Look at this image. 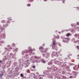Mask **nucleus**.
I'll use <instances>...</instances> for the list:
<instances>
[{
    "label": "nucleus",
    "instance_id": "nucleus-13",
    "mask_svg": "<svg viewBox=\"0 0 79 79\" xmlns=\"http://www.w3.org/2000/svg\"><path fill=\"white\" fill-rule=\"evenodd\" d=\"M57 62V64H61L62 63H63V61L61 60H60V61H56Z\"/></svg>",
    "mask_w": 79,
    "mask_h": 79
},
{
    "label": "nucleus",
    "instance_id": "nucleus-35",
    "mask_svg": "<svg viewBox=\"0 0 79 79\" xmlns=\"http://www.w3.org/2000/svg\"><path fill=\"white\" fill-rule=\"evenodd\" d=\"M3 60L4 61H5V60H6V57L5 58H4Z\"/></svg>",
    "mask_w": 79,
    "mask_h": 79
},
{
    "label": "nucleus",
    "instance_id": "nucleus-39",
    "mask_svg": "<svg viewBox=\"0 0 79 79\" xmlns=\"http://www.w3.org/2000/svg\"><path fill=\"white\" fill-rule=\"evenodd\" d=\"M77 48L78 50H79V46H77Z\"/></svg>",
    "mask_w": 79,
    "mask_h": 79
},
{
    "label": "nucleus",
    "instance_id": "nucleus-56",
    "mask_svg": "<svg viewBox=\"0 0 79 79\" xmlns=\"http://www.w3.org/2000/svg\"><path fill=\"white\" fill-rule=\"evenodd\" d=\"M44 2H47V0H44Z\"/></svg>",
    "mask_w": 79,
    "mask_h": 79
},
{
    "label": "nucleus",
    "instance_id": "nucleus-45",
    "mask_svg": "<svg viewBox=\"0 0 79 79\" xmlns=\"http://www.w3.org/2000/svg\"><path fill=\"white\" fill-rule=\"evenodd\" d=\"M56 39H59V38H60L59 37V36H57L56 37Z\"/></svg>",
    "mask_w": 79,
    "mask_h": 79
},
{
    "label": "nucleus",
    "instance_id": "nucleus-48",
    "mask_svg": "<svg viewBox=\"0 0 79 79\" xmlns=\"http://www.w3.org/2000/svg\"><path fill=\"white\" fill-rule=\"evenodd\" d=\"M39 79H43V78L41 77H39Z\"/></svg>",
    "mask_w": 79,
    "mask_h": 79
},
{
    "label": "nucleus",
    "instance_id": "nucleus-28",
    "mask_svg": "<svg viewBox=\"0 0 79 79\" xmlns=\"http://www.w3.org/2000/svg\"><path fill=\"white\" fill-rule=\"evenodd\" d=\"M0 29L1 31H2L4 29V28H3V27H0Z\"/></svg>",
    "mask_w": 79,
    "mask_h": 79
},
{
    "label": "nucleus",
    "instance_id": "nucleus-60",
    "mask_svg": "<svg viewBox=\"0 0 79 79\" xmlns=\"http://www.w3.org/2000/svg\"><path fill=\"white\" fill-rule=\"evenodd\" d=\"M64 59L65 60V61H66V60H65L67 59V58H64Z\"/></svg>",
    "mask_w": 79,
    "mask_h": 79
},
{
    "label": "nucleus",
    "instance_id": "nucleus-17",
    "mask_svg": "<svg viewBox=\"0 0 79 79\" xmlns=\"http://www.w3.org/2000/svg\"><path fill=\"white\" fill-rule=\"evenodd\" d=\"M33 77L34 78V79H37L39 77V76H37V77Z\"/></svg>",
    "mask_w": 79,
    "mask_h": 79
},
{
    "label": "nucleus",
    "instance_id": "nucleus-42",
    "mask_svg": "<svg viewBox=\"0 0 79 79\" xmlns=\"http://www.w3.org/2000/svg\"><path fill=\"white\" fill-rule=\"evenodd\" d=\"M5 50H8V49L7 48H5Z\"/></svg>",
    "mask_w": 79,
    "mask_h": 79
},
{
    "label": "nucleus",
    "instance_id": "nucleus-15",
    "mask_svg": "<svg viewBox=\"0 0 79 79\" xmlns=\"http://www.w3.org/2000/svg\"><path fill=\"white\" fill-rule=\"evenodd\" d=\"M47 77H48L49 78H50V79H53V77L51 76V75H48L47 76Z\"/></svg>",
    "mask_w": 79,
    "mask_h": 79
},
{
    "label": "nucleus",
    "instance_id": "nucleus-47",
    "mask_svg": "<svg viewBox=\"0 0 79 79\" xmlns=\"http://www.w3.org/2000/svg\"><path fill=\"white\" fill-rule=\"evenodd\" d=\"M36 74H37V75H39V73L38 72L36 73Z\"/></svg>",
    "mask_w": 79,
    "mask_h": 79
},
{
    "label": "nucleus",
    "instance_id": "nucleus-43",
    "mask_svg": "<svg viewBox=\"0 0 79 79\" xmlns=\"http://www.w3.org/2000/svg\"><path fill=\"white\" fill-rule=\"evenodd\" d=\"M59 46V47H61V44H60V43H59L58 44Z\"/></svg>",
    "mask_w": 79,
    "mask_h": 79
},
{
    "label": "nucleus",
    "instance_id": "nucleus-3",
    "mask_svg": "<svg viewBox=\"0 0 79 79\" xmlns=\"http://www.w3.org/2000/svg\"><path fill=\"white\" fill-rule=\"evenodd\" d=\"M52 48L53 50H58V43H56V41L54 40L53 39H52Z\"/></svg>",
    "mask_w": 79,
    "mask_h": 79
},
{
    "label": "nucleus",
    "instance_id": "nucleus-24",
    "mask_svg": "<svg viewBox=\"0 0 79 79\" xmlns=\"http://www.w3.org/2000/svg\"><path fill=\"white\" fill-rule=\"evenodd\" d=\"M75 37H78V39H79V34H76L75 35Z\"/></svg>",
    "mask_w": 79,
    "mask_h": 79
},
{
    "label": "nucleus",
    "instance_id": "nucleus-32",
    "mask_svg": "<svg viewBox=\"0 0 79 79\" xmlns=\"http://www.w3.org/2000/svg\"><path fill=\"white\" fill-rule=\"evenodd\" d=\"M5 20H2L1 21V23H4L5 24Z\"/></svg>",
    "mask_w": 79,
    "mask_h": 79
},
{
    "label": "nucleus",
    "instance_id": "nucleus-57",
    "mask_svg": "<svg viewBox=\"0 0 79 79\" xmlns=\"http://www.w3.org/2000/svg\"><path fill=\"white\" fill-rule=\"evenodd\" d=\"M62 2L63 3H64V1H63Z\"/></svg>",
    "mask_w": 79,
    "mask_h": 79
},
{
    "label": "nucleus",
    "instance_id": "nucleus-40",
    "mask_svg": "<svg viewBox=\"0 0 79 79\" xmlns=\"http://www.w3.org/2000/svg\"><path fill=\"white\" fill-rule=\"evenodd\" d=\"M20 76L21 77H23V74L21 73L20 74Z\"/></svg>",
    "mask_w": 79,
    "mask_h": 79
},
{
    "label": "nucleus",
    "instance_id": "nucleus-51",
    "mask_svg": "<svg viewBox=\"0 0 79 79\" xmlns=\"http://www.w3.org/2000/svg\"><path fill=\"white\" fill-rule=\"evenodd\" d=\"M74 40H75L74 38H73L72 39V40L73 41H74Z\"/></svg>",
    "mask_w": 79,
    "mask_h": 79
},
{
    "label": "nucleus",
    "instance_id": "nucleus-55",
    "mask_svg": "<svg viewBox=\"0 0 79 79\" xmlns=\"http://www.w3.org/2000/svg\"><path fill=\"white\" fill-rule=\"evenodd\" d=\"M26 72H27V73H28V71L27 70V71H26Z\"/></svg>",
    "mask_w": 79,
    "mask_h": 79
},
{
    "label": "nucleus",
    "instance_id": "nucleus-25",
    "mask_svg": "<svg viewBox=\"0 0 79 79\" xmlns=\"http://www.w3.org/2000/svg\"><path fill=\"white\" fill-rule=\"evenodd\" d=\"M41 62H42L43 63H45V61L44 60H41Z\"/></svg>",
    "mask_w": 79,
    "mask_h": 79
},
{
    "label": "nucleus",
    "instance_id": "nucleus-5",
    "mask_svg": "<svg viewBox=\"0 0 79 79\" xmlns=\"http://www.w3.org/2000/svg\"><path fill=\"white\" fill-rule=\"evenodd\" d=\"M72 74L70 75L71 76H70V78H74V77H76L77 74V73L75 71H73L72 72Z\"/></svg>",
    "mask_w": 79,
    "mask_h": 79
},
{
    "label": "nucleus",
    "instance_id": "nucleus-8",
    "mask_svg": "<svg viewBox=\"0 0 79 79\" xmlns=\"http://www.w3.org/2000/svg\"><path fill=\"white\" fill-rule=\"evenodd\" d=\"M29 64V62L27 61H25L24 64V67H25V68H26V67H28Z\"/></svg>",
    "mask_w": 79,
    "mask_h": 79
},
{
    "label": "nucleus",
    "instance_id": "nucleus-1",
    "mask_svg": "<svg viewBox=\"0 0 79 79\" xmlns=\"http://www.w3.org/2000/svg\"><path fill=\"white\" fill-rule=\"evenodd\" d=\"M53 70H54V71H56L57 72L58 71V74H65L66 75H71V73H68V72L69 71V70H67L64 72V69H63V67H62L61 68V69H59L58 71L57 70V69L56 67H54Z\"/></svg>",
    "mask_w": 79,
    "mask_h": 79
},
{
    "label": "nucleus",
    "instance_id": "nucleus-36",
    "mask_svg": "<svg viewBox=\"0 0 79 79\" xmlns=\"http://www.w3.org/2000/svg\"><path fill=\"white\" fill-rule=\"evenodd\" d=\"M8 20H10V21L11 20H12V19H11L10 17L9 18H8Z\"/></svg>",
    "mask_w": 79,
    "mask_h": 79
},
{
    "label": "nucleus",
    "instance_id": "nucleus-58",
    "mask_svg": "<svg viewBox=\"0 0 79 79\" xmlns=\"http://www.w3.org/2000/svg\"><path fill=\"white\" fill-rule=\"evenodd\" d=\"M45 45V44H43V46H44Z\"/></svg>",
    "mask_w": 79,
    "mask_h": 79
},
{
    "label": "nucleus",
    "instance_id": "nucleus-46",
    "mask_svg": "<svg viewBox=\"0 0 79 79\" xmlns=\"http://www.w3.org/2000/svg\"><path fill=\"white\" fill-rule=\"evenodd\" d=\"M52 68H51L50 69V68H49V67H48V68H47V69H52Z\"/></svg>",
    "mask_w": 79,
    "mask_h": 79
},
{
    "label": "nucleus",
    "instance_id": "nucleus-34",
    "mask_svg": "<svg viewBox=\"0 0 79 79\" xmlns=\"http://www.w3.org/2000/svg\"><path fill=\"white\" fill-rule=\"evenodd\" d=\"M33 58H34L33 56H32L31 57L30 59L31 60H33L34 59Z\"/></svg>",
    "mask_w": 79,
    "mask_h": 79
},
{
    "label": "nucleus",
    "instance_id": "nucleus-62",
    "mask_svg": "<svg viewBox=\"0 0 79 79\" xmlns=\"http://www.w3.org/2000/svg\"><path fill=\"white\" fill-rule=\"evenodd\" d=\"M50 0L51 1H53V0Z\"/></svg>",
    "mask_w": 79,
    "mask_h": 79
},
{
    "label": "nucleus",
    "instance_id": "nucleus-2",
    "mask_svg": "<svg viewBox=\"0 0 79 79\" xmlns=\"http://www.w3.org/2000/svg\"><path fill=\"white\" fill-rule=\"evenodd\" d=\"M29 50H25L24 51H22L21 53L22 55H24L25 53H32V50H35V49H31V47H28Z\"/></svg>",
    "mask_w": 79,
    "mask_h": 79
},
{
    "label": "nucleus",
    "instance_id": "nucleus-11",
    "mask_svg": "<svg viewBox=\"0 0 79 79\" xmlns=\"http://www.w3.org/2000/svg\"><path fill=\"white\" fill-rule=\"evenodd\" d=\"M28 56H29V55H28V54H26L25 56L23 57V60H25V59H27V58H27Z\"/></svg>",
    "mask_w": 79,
    "mask_h": 79
},
{
    "label": "nucleus",
    "instance_id": "nucleus-22",
    "mask_svg": "<svg viewBox=\"0 0 79 79\" xmlns=\"http://www.w3.org/2000/svg\"><path fill=\"white\" fill-rule=\"evenodd\" d=\"M41 60H39V61H38V60H36L35 61V63H40L41 62Z\"/></svg>",
    "mask_w": 79,
    "mask_h": 79
},
{
    "label": "nucleus",
    "instance_id": "nucleus-7",
    "mask_svg": "<svg viewBox=\"0 0 79 79\" xmlns=\"http://www.w3.org/2000/svg\"><path fill=\"white\" fill-rule=\"evenodd\" d=\"M69 40V38H63V42H68Z\"/></svg>",
    "mask_w": 79,
    "mask_h": 79
},
{
    "label": "nucleus",
    "instance_id": "nucleus-9",
    "mask_svg": "<svg viewBox=\"0 0 79 79\" xmlns=\"http://www.w3.org/2000/svg\"><path fill=\"white\" fill-rule=\"evenodd\" d=\"M62 67V69H63V68H64L65 69H69V66L66 65H64V66H62L61 68Z\"/></svg>",
    "mask_w": 79,
    "mask_h": 79
},
{
    "label": "nucleus",
    "instance_id": "nucleus-44",
    "mask_svg": "<svg viewBox=\"0 0 79 79\" xmlns=\"http://www.w3.org/2000/svg\"><path fill=\"white\" fill-rule=\"evenodd\" d=\"M32 76H35V74L34 73H32Z\"/></svg>",
    "mask_w": 79,
    "mask_h": 79
},
{
    "label": "nucleus",
    "instance_id": "nucleus-50",
    "mask_svg": "<svg viewBox=\"0 0 79 79\" xmlns=\"http://www.w3.org/2000/svg\"><path fill=\"white\" fill-rule=\"evenodd\" d=\"M35 68V66H34L33 67V68L34 69V68Z\"/></svg>",
    "mask_w": 79,
    "mask_h": 79
},
{
    "label": "nucleus",
    "instance_id": "nucleus-38",
    "mask_svg": "<svg viewBox=\"0 0 79 79\" xmlns=\"http://www.w3.org/2000/svg\"><path fill=\"white\" fill-rule=\"evenodd\" d=\"M27 6H31V4H28L27 5Z\"/></svg>",
    "mask_w": 79,
    "mask_h": 79
},
{
    "label": "nucleus",
    "instance_id": "nucleus-4",
    "mask_svg": "<svg viewBox=\"0 0 79 79\" xmlns=\"http://www.w3.org/2000/svg\"><path fill=\"white\" fill-rule=\"evenodd\" d=\"M54 76L57 79H60L61 78V79H66V77H65L63 76H61L60 74H58V73L54 74Z\"/></svg>",
    "mask_w": 79,
    "mask_h": 79
},
{
    "label": "nucleus",
    "instance_id": "nucleus-14",
    "mask_svg": "<svg viewBox=\"0 0 79 79\" xmlns=\"http://www.w3.org/2000/svg\"><path fill=\"white\" fill-rule=\"evenodd\" d=\"M10 55L12 56V58H16V57H15V55H13V54L11 53Z\"/></svg>",
    "mask_w": 79,
    "mask_h": 79
},
{
    "label": "nucleus",
    "instance_id": "nucleus-30",
    "mask_svg": "<svg viewBox=\"0 0 79 79\" xmlns=\"http://www.w3.org/2000/svg\"><path fill=\"white\" fill-rule=\"evenodd\" d=\"M4 24L3 25V27H7L8 25L5 24Z\"/></svg>",
    "mask_w": 79,
    "mask_h": 79
},
{
    "label": "nucleus",
    "instance_id": "nucleus-53",
    "mask_svg": "<svg viewBox=\"0 0 79 79\" xmlns=\"http://www.w3.org/2000/svg\"><path fill=\"white\" fill-rule=\"evenodd\" d=\"M2 63V60H0V63Z\"/></svg>",
    "mask_w": 79,
    "mask_h": 79
},
{
    "label": "nucleus",
    "instance_id": "nucleus-61",
    "mask_svg": "<svg viewBox=\"0 0 79 79\" xmlns=\"http://www.w3.org/2000/svg\"><path fill=\"white\" fill-rule=\"evenodd\" d=\"M44 73H46V71H44Z\"/></svg>",
    "mask_w": 79,
    "mask_h": 79
},
{
    "label": "nucleus",
    "instance_id": "nucleus-64",
    "mask_svg": "<svg viewBox=\"0 0 79 79\" xmlns=\"http://www.w3.org/2000/svg\"><path fill=\"white\" fill-rule=\"evenodd\" d=\"M4 57H5V58H6V56H5Z\"/></svg>",
    "mask_w": 79,
    "mask_h": 79
},
{
    "label": "nucleus",
    "instance_id": "nucleus-19",
    "mask_svg": "<svg viewBox=\"0 0 79 79\" xmlns=\"http://www.w3.org/2000/svg\"><path fill=\"white\" fill-rule=\"evenodd\" d=\"M11 63V61H8L7 62V64H9V66H10V64Z\"/></svg>",
    "mask_w": 79,
    "mask_h": 79
},
{
    "label": "nucleus",
    "instance_id": "nucleus-63",
    "mask_svg": "<svg viewBox=\"0 0 79 79\" xmlns=\"http://www.w3.org/2000/svg\"><path fill=\"white\" fill-rule=\"evenodd\" d=\"M59 34H60V32H59Z\"/></svg>",
    "mask_w": 79,
    "mask_h": 79
},
{
    "label": "nucleus",
    "instance_id": "nucleus-6",
    "mask_svg": "<svg viewBox=\"0 0 79 79\" xmlns=\"http://www.w3.org/2000/svg\"><path fill=\"white\" fill-rule=\"evenodd\" d=\"M39 49L41 50V52H43L44 53H45L48 50V49L46 48L45 49H44V48L42 47H41Z\"/></svg>",
    "mask_w": 79,
    "mask_h": 79
},
{
    "label": "nucleus",
    "instance_id": "nucleus-23",
    "mask_svg": "<svg viewBox=\"0 0 79 79\" xmlns=\"http://www.w3.org/2000/svg\"><path fill=\"white\" fill-rule=\"evenodd\" d=\"M34 58L35 59H38V60H39V57H37V56H35V57H34Z\"/></svg>",
    "mask_w": 79,
    "mask_h": 79
},
{
    "label": "nucleus",
    "instance_id": "nucleus-31",
    "mask_svg": "<svg viewBox=\"0 0 79 79\" xmlns=\"http://www.w3.org/2000/svg\"><path fill=\"white\" fill-rule=\"evenodd\" d=\"M69 66H73V65H74V64H73L69 63Z\"/></svg>",
    "mask_w": 79,
    "mask_h": 79
},
{
    "label": "nucleus",
    "instance_id": "nucleus-12",
    "mask_svg": "<svg viewBox=\"0 0 79 79\" xmlns=\"http://www.w3.org/2000/svg\"><path fill=\"white\" fill-rule=\"evenodd\" d=\"M45 56L46 58H48L49 56H50V53H46V55L45 54H43V56Z\"/></svg>",
    "mask_w": 79,
    "mask_h": 79
},
{
    "label": "nucleus",
    "instance_id": "nucleus-27",
    "mask_svg": "<svg viewBox=\"0 0 79 79\" xmlns=\"http://www.w3.org/2000/svg\"><path fill=\"white\" fill-rule=\"evenodd\" d=\"M7 47L10 49H12V48H11V46L10 45H8Z\"/></svg>",
    "mask_w": 79,
    "mask_h": 79
},
{
    "label": "nucleus",
    "instance_id": "nucleus-59",
    "mask_svg": "<svg viewBox=\"0 0 79 79\" xmlns=\"http://www.w3.org/2000/svg\"><path fill=\"white\" fill-rule=\"evenodd\" d=\"M77 9H78V10H79V7H77Z\"/></svg>",
    "mask_w": 79,
    "mask_h": 79
},
{
    "label": "nucleus",
    "instance_id": "nucleus-16",
    "mask_svg": "<svg viewBox=\"0 0 79 79\" xmlns=\"http://www.w3.org/2000/svg\"><path fill=\"white\" fill-rule=\"evenodd\" d=\"M17 63L16 62H15L14 63V64L12 66L13 68H15L16 66L17 65Z\"/></svg>",
    "mask_w": 79,
    "mask_h": 79
},
{
    "label": "nucleus",
    "instance_id": "nucleus-37",
    "mask_svg": "<svg viewBox=\"0 0 79 79\" xmlns=\"http://www.w3.org/2000/svg\"><path fill=\"white\" fill-rule=\"evenodd\" d=\"M12 47H15V44H12Z\"/></svg>",
    "mask_w": 79,
    "mask_h": 79
},
{
    "label": "nucleus",
    "instance_id": "nucleus-41",
    "mask_svg": "<svg viewBox=\"0 0 79 79\" xmlns=\"http://www.w3.org/2000/svg\"><path fill=\"white\" fill-rule=\"evenodd\" d=\"M3 76V74L2 73L0 74V76L2 77Z\"/></svg>",
    "mask_w": 79,
    "mask_h": 79
},
{
    "label": "nucleus",
    "instance_id": "nucleus-49",
    "mask_svg": "<svg viewBox=\"0 0 79 79\" xmlns=\"http://www.w3.org/2000/svg\"><path fill=\"white\" fill-rule=\"evenodd\" d=\"M77 29H78V30H79V27H77Z\"/></svg>",
    "mask_w": 79,
    "mask_h": 79
},
{
    "label": "nucleus",
    "instance_id": "nucleus-33",
    "mask_svg": "<svg viewBox=\"0 0 79 79\" xmlns=\"http://www.w3.org/2000/svg\"><path fill=\"white\" fill-rule=\"evenodd\" d=\"M15 51H16V52H17V51H18V48H16V49L13 50L14 52H15Z\"/></svg>",
    "mask_w": 79,
    "mask_h": 79
},
{
    "label": "nucleus",
    "instance_id": "nucleus-52",
    "mask_svg": "<svg viewBox=\"0 0 79 79\" xmlns=\"http://www.w3.org/2000/svg\"><path fill=\"white\" fill-rule=\"evenodd\" d=\"M77 25H79V23L77 22Z\"/></svg>",
    "mask_w": 79,
    "mask_h": 79
},
{
    "label": "nucleus",
    "instance_id": "nucleus-29",
    "mask_svg": "<svg viewBox=\"0 0 79 79\" xmlns=\"http://www.w3.org/2000/svg\"><path fill=\"white\" fill-rule=\"evenodd\" d=\"M71 26H72V27H73V26H76V25L75 24H71Z\"/></svg>",
    "mask_w": 79,
    "mask_h": 79
},
{
    "label": "nucleus",
    "instance_id": "nucleus-10",
    "mask_svg": "<svg viewBox=\"0 0 79 79\" xmlns=\"http://www.w3.org/2000/svg\"><path fill=\"white\" fill-rule=\"evenodd\" d=\"M52 55H53V56H56L57 57H58V53L56 52H52Z\"/></svg>",
    "mask_w": 79,
    "mask_h": 79
},
{
    "label": "nucleus",
    "instance_id": "nucleus-20",
    "mask_svg": "<svg viewBox=\"0 0 79 79\" xmlns=\"http://www.w3.org/2000/svg\"><path fill=\"white\" fill-rule=\"evenodd\" d=\"M1 37H2V39H5V34H3L2 35Z\"/></svg>",
    "mask_w": 79,
    "mask_h": 79
},
{
    "label": "nucleus",
    "instance_id": "nucleus-54",
    "mask_svg": "<svg viewBox=\"0 0 79 79\" xmlns=\"http://www.w3.org/2000/svg\"><path fill=\"white\" fill-rule=\"evenodd\" d=\"M10 23L9 22V21H7V23Z\"/></svg>",
    "mask_w": 79,
    "mask_h": 79
},
{
    "label": "nucleus",
    "instance_id": "nucleus-26",
    "mask_svg": "<svg viewBox=\"0 0 79 79\" xmlns=\"http://www.w3.org/2000/svg\"><path fill=\"white\" fill-rule=\"evenodd\" d=\"M48 65H52V62H49L48 63Z\"/></svg>",
    "mask_w": 79,
    "mask_h": 79
},
{
    "label": "nucleus",
    "instance_id": "nucleus-18",
    "mask_svg": "<svg viewBox=\"0 0 79 79\" xmlns=\"http://www.w3.org/2000/svg\"><path fill=\"white\" fill-rule=\"evenodd\" d=\"M73 69L74 70H75V71H77L78 69H77V68L76 66H75L73 67Z\"/></svg>",
    "mask_w": 79,
    "mask_h": 79
},
{
    "label": "nucleus",
    "instance_id": "nucleus-21",
    "mask_svg": "<svg viewBox=\"0 0 79 79\" xmlns=\"http://www.w3.org/2000/svg\"><path fill=\"white\" fill-rule=\"evenodd\" d=\"M66 35L67 37H69V36L71 35V33H68Z\"/></svg>",
    "mask_w": 79,
    "mask_h": 79
}]
</instances>
